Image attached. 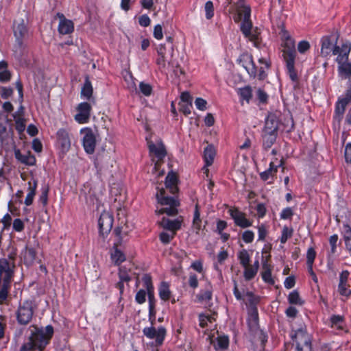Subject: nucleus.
Here are the masks:
<instances>
[{"mask_svg":"<svg viewBox=\"0 0 351 351\" xmlns=\"http://www.w3.org/2000/svg\"><path fill=\"white\" fill-rule=\"evenodd\" d=\"M36 255L37 252L34 247L26 245L23 254L25 265H30L33 264L36 258Z\"/></svg>","mask_w":351,"mask_h":351,"instance_id":"29","label":"nucleus"},{"mask_svg":"<svg viewBox=\"0 0 351 351\" xmlns=\"http://www.w3.org/2000/svg\"><path fill=\"white\" fill-rule=\"evenodd\" d=\"M278 134L264 133L263 134V148L267 151L275 143Z\"/></svg>","mask_w":351,"mask_h":351,"instance_id":"33","label":"nucleus"},{"mask_svg":"<svg viewBox=\"0 0 351 351\" xmlns=\"http://www.w3.org/2000/svg\"><path fill=\"white\" fill-rule=\"evenodd\" d=\"M15 119V128L19 134L23 133L25 130V119L22 117H16L14 115Z\"/></svg>","mask_w":351,"mask_h":351,"instance_id":"52","label":"nucleus"},{"mask_svg":"<svg viewBox=\"0 0 351 351\" xmlns=\"http://www.w3.org/2000/svg\"><path fill=\"white\" fill-rule=\"evenodd\" d=\"M293 233V230L292 228L285 226L282 230L281 237L280 238V243L285 244L287 240L292 237Z\"/></svg>","mask_w":351,"mask_h":351,"instance_id":"46","label":"nucleus"},{"mask_svg":"<svg viewBox=\"0 0 351 351\" xmlns=\"http://www.w3.org/2000/svg\"><path fill=\"white\" fill-rule=\"evenodd\" d=\"M288 302L290 304L302 305L304 302L300 298L299 292L297 290H293L289 293L288 295Z\"/></svg>","mask_w":351,"mask_h":351,"instance_id":"44","label":"nucleus"},{"mask_svg":"<svg viewBox=\"0 0 351 351\" xmlns=\"http://www.w3.org/2000/svg\"><path fill=\"white\" fill-rule=\"evenodd\" d=\"M294 213L291 207H287L282 210L280 213V219H291L293 216Z\"/></svg>","mask_w":351,"mask_h":351,"instance_id":"63","label":"nucleus"},{"mask_svg":"<svg viewBox=\"0 0 351 351\" xmlns=\"http://www.w3.org/2000/svg\"><path fill=\"white\" fill-rule=\"evenodd\" d=\"M36 308L35 302L32 300H25L19 302L16 311V318L18 324L21 326H27L33 318Z\"/></svg>","mask_w":351,"mask_h":351,"instance_id":"4","label":"nucleus"},{"mask_svg":"<svg viewBox=\"0 0 351 351\" xmlns=\"http://www.w3.org/2000/svg\"><path fill=\"white\" fill-rule=\"evenodd\" d=\"M178 105L179 110L185 116H188L191 113V109L193 108L192 103L179 102Z\"/></svg>","mask_w":351,"mask_h":351,"instance_id":"57","label":"nucleus"},{"mask_svg":"<svg viewBox=\"0 0 351 351\" xmlns=\"http://www.w3.org/2000/svg\"><path fill=\"white\" fill-rule=\"evenodd\" d=\"M253 334L257 336L258 340L261 341V346L262 348L265 349V347L268 340V335L267 332H265L263 330L258 328V330H257L256 332Z\"/></svg>","mask_w":351,"mask_h":351,"instance_id":"50","label":"nucleus"},{"mask_svg":"<svg viewBox=\"0 0 351 351\" xmlns=\"http://www.w3.org/2000/svg\"><path fill=\"white\" fill-rule=\"evenodd\" d=\"M29 335L26 341L21 345L19 351H44L50 343L54 334L52 325H47L45 328L33 325Z\"/></svg>","mask_w":351,"mask_h":351,"instance_id":"1","label":"nucleus"},{"mask_svg":"<svg viewBox=\"0 0 351 351\" xmlns=\"http://www.w3.org/2000/svg\"><path fill=\"white\" fill-rule=\"evenodd\" d=\"M113 221L114 219L112 215L108 213H104L101 214L98 220V226L99 234L104 238L110 232L112 228Z\"/></svg>","mask_w":351,"mask_h":351,"instance_id":"11","label":"nucleus"},{"mask_svg":"<svg viewBox=\"0 0 351 351\" xmlns=\"http://www.w3.org/2000/svg\"><path fill=\"white\" fill-rule=\"evenodd\" d=\"M182 222L178 219L171 220L163 217L161 221V226L164 229L170 230L176 234V232L181 228Z\"/></svg>","mask_w":351,"mask_h":351,"instance_id":"26","label":"nucleus"},{"mask_svg":"<svg viewBox=\"0 0 351 351\" xmlns=\"http://www.w3.org/2000/svg\"><path fill=\"white\" fill-rule=\"evenodd\" d=\"M241 8L242 12L239 14L242 15L243 19L241 23L240 29L244 36H247L251 34V31L253 29L251 21V8L249 5H242Z\"/></svg>","mask_w":351,"mask_h":351,"instance_id":"8","label":"nucleus"},{"mask_svg":"<svg viewBox=\"0 0 351 351\" xmlns=\"http://www.w3.org/2000/svg\"><path fill=\"white\" fill-rule=\"evenodd\" d=\"M237 93L239 97L240 100L245 101L247 104L250 103L252 98V88L250 86H245L244 87L239 88Z\"/></svg>","mask_w":351,"mask_h":351,"instance_id":"31","label":"nucleus"},{"mask_svg":"<svg viewBox=\"0 0 351 351\" xmlns=\"http://www.w3.org/2000/svg\"><path fill=\"white\" fill-rule=\"evenodd\" d=\"M256 97L261 104H266L267 102L268 95L261 88H259L256 91Z\"/></svg>","mask_w":351,"mask_h":351,"instance_id":"62","label":"nucleus"},{"mask_svg":"<svg viewBox=\"0 0 351 351\" xmlns=\"http://www.w3.org/2000/svg\"><path fill=\"white\" fill-rule=\"evenodd\" d=\"M111 259L114 265L119 266L125 261L126 257L122 251L118 248H115L114 252L111 254Z\"/></svg>","mask_w":351,"mask_h":351,"instance_id":"39","label":"nucleus"},{"mask_svg":"<svg viewBox=\"0 0 351 351\" xmlns=\"http://www.w3.org/2000/svg\"><path fill=\"white\" fill-rule=\"evenodd\" d=\"M58 144L63 152H67L71 147V139L69 132L64 128L59 129L56 132Z\"/></svg>","mask_w":351,"mask_h":351,"instance_id":"18","label":"nucleus"},{"mask_svg":"<svg viewBox=\"0 0 351 351\" xmlns=\"http://www.w3.org/2000/svg\"><path fill=\"white\" fill-rule=\"evenodd\" d=\"M158 295L160 298L163 301H168L171 295L169 289V285L165 281H162L158 287Z\"/></svg>","mask_w":351,"mask_h":351,"instance_id":"34","label":"nucleus"},{"mask_svg":"<svg viewBox=\"0 0 351 351\" xmlns=\"http://www.w3.org/2000/svg\"><path fill=\"white\" fill-rule=\"evenodd\" d=\"M157 1L158 0H140V4L143 9L154 10L156 8L154 3Z\"/></svg>","mask_w":351,"mask_h":351,"instance_id":"60","label":"nucleus"},{"mask_svg":"<svg viewBox=\"0 0 351 351\" xmlns=\"http://www.w3.org/2000/svg\"><path fill=\"white\" fill-rule=\"evenodd\" d=\"M130 269H128L125 266H121L119 268L118 276L119 278L125 282L131 281L132 278L130 275Z\"/></svg>","mask_w":351,"mask_h":351,"instance_id":"43","label":"nucleus"},{"mask_svg":"<svg viewBox=\"0 0 351 351\" xmlns=\"http://www.w3.org/2000/svg\"><path fill=\"white\" fill-rule=\"evenodd\" d=\"M343 234L345 244L351 242V227L348 223L343 226Z\"/></svg>","mask_w":351,"mask_h":351,"instance_id":"61","label":"nucleus"},{"mask_svg":"<svg viewBox=\"0 0 351 351\" xmlns=\"http://www.w3.org/2000/svg\"><path fill=\"white\" fill-rule=\"evenodd\" d=\"M247 298V302L246 304H248V311H252L254 309L258 310L257 304L260 302L258 296L256 295L252 291H247L244 295Z\"/></svg>","mask_w":351,"mask_h":351,"instance_id":"35","label":"nucleus"},{"mask_svg":"<svg viewBox=\"0 0 351 351\" xmlns=\"http://www.w3.org/2000/svg\"><path fill=\"white\" fill-rule=\"evenodd\" d=\"M93 88L89 77L87 75L85 77L84 83L82 87L80 92V97L83 99H86L95 102V99L93 98Z\"/></svg>","mask_w":351,"mask_h":351,"instance_id":"23","label":"nucleus"},{"mask_svg":"<svg viewBox=\"0 0 351 351\" xmlns=\"http://www.w3.org/2000/svg\"><path fill=\"white\" fill-rule=\"evenodd\" d=\"M291 338L295 345V351H312V337L305 326L293 331Z\"/></svg>","mask_w":351,"mask_h":351,"instance_id":"3","label":"nucleus"},{"mask_svg":"<svg viewBox=\"0 0 351 351\" xmlns=\"http://www.w3.org/2000/svg\"><path fill=\"white\" fill-rule=\"evenodd\" d=\"M282 46L283 47L282 56L284 60H287L289 58L295 59V42L289 36L286 37L285 41L282 43Z\"/></svg>","mask_w":351,"mask_h":351,"instance_id":"16","label":"nucleus"},{"mask_svg":"<svg viewBox=\"0 0 351 351\" xmlns=\"http://www.w3.org/2000/svg\"><path fill=\"white\" fill-rule=\"evenodd\" d=\"M204 10L206 19H211L214 16V5L213 1H206L204 5Z\"/></svg>","mask_w":351,"mask_h":351,"instance_id":"54","label":"nucleus"},{"mask_svg":"<svg viewBox=\"0 0 351 351\" xmlns=\"http://www.w3.org/2000/svg\"><path fill=\"white\" fill-rule=\"evenodd\" d=\"M143 335L149 339H155L156 345L158 346H162L166 335V328L160 326L158 328L154 326L145 327L143 330Z\"/></svg>","mask_w":351,"mask_h":351,"instance_id":"7","label":"nucleus"},{"mask_svg":"<svg viewBox=\"0 0 351 351\" xmlns=\"http://www.w3.org/2000/svg\"><path fill=\"white\" fill-rule=\"evenodd\" d=\"M339 37V34L336 32L335 34H331L330 35L324 36L321 38V55L323 57H328L331 54H333L335 45H337V40Z\"/></svg>","mask_w":351,"mask_h":351,"instance_id":"6","label":"nucleus"},{"mask_svg":"<svg viewBox=\"0 0 351 351\" xmlns=\"http://www.w3.org/2000/svg\"><path fill=\"white\" fill-rule=\"evenodd\" d=\"M76 110L77 113L75 115V120L80 124L87 123L92 110L90 104L85 101L81 102L77 105Z\"/></svg>","mask_w":351,"mask_h":351,"instance_id":"10","label":"nucleus"},{"mask_svg":"<svg viewBox=\"0 0 351 351\" xmlns=\"http://www.w3.org/2000/svg\"><path fill=\"white\" fill-rule=\"evenodd\" d=\"M243 267L245 268L243 276L245 280L249 281L253 279L257 274L256 269L250 265Z\"/></svg>","mask_w":351,"mask_h":351,"instance_id":"49","label":"nucleus"},{"mask_svg":"<svg viewBox=\"0 0 351 351\" xmlns=\"http://www.w3.org/2000/svg\"><path fill=\"white\" fill-rule=\"evenodd\" d=\"M14 263H11L7 258H0V304L8 300L14 276Z\"/></svg>","mask_w":351,"mask_h":351,"instance_id":"2","label":"nucleus"},{"mask_svg":"<svg viewBox=\"0 0 351 351\" xmlns=\"http://www.w3.org/2000/svg\"><path fill=\"white\" fill-rule=\"evenodd\" d=\"M230 343L229 337L227 335L219 336L217 338V346L223 350H226L228 348Z\"/></svg>","mask_w":351,"mask_h":351,"instance_id":"51","label":"nucleus"},{"mask_svg":"<svg viewBox=\"0 0 351 351\" xmlns=\"http://www.w3.org/2000/svg\"><path fill=\"white\" fill-rule=\"evenodd\" d=\"M229 214L234 220L236 226L242 228H246L252 226V221L247 219L245 214L239 210L237 208L230 209Z\"/></svg>","mask_w":351,"mask_h":351,"instance_id":"12","label":"nucleus"},{"mask_svg":"<svg viewBox=\"0 0 351 351\" xmlns=\"http://www.w3.org/2000/svg\"><path fill=\"white\" fill-rule=\"evenodd\" d=\"M350 272L348 270H343L339 274V280L338 284L339 293L346 298L351 295V288L348 283Z\"/></svg>","mask_w":351,"mask_h":351,"instance_id":"13","label":"nucleus"},{"mask_svg":"<svg viewBox=\"0 0 351 351\" xmlns=\"http://www.w3.org/2000/svg\"><path fill=\"white\" fill-rule=\"evenodd\" d=\"M254 233L252 230H245L242 234V240L245 243H250L254 241Z\"/></svg>","mask_w":351,"mask_h":351,"instance_id":"64","label":"nucleus"},{"mask_svg":"<svg viewBox=\"0 0 351 351\" xmlns=\"http://www.w3.org/2000/svg\"><path fill=\"white\" fill-rule=\"evenodd\" d=\"M148 148L150 154L154 156L157 158L158 162L163 160L167 156V150L162 142L157 144L150 142L148 144Z\"/></svg>","mask_w":351,"mask_h":351,"instance_id":"17","label":"nucleus"},{"mask_svg":"<svg viewBox=\"0 0 351 351\" xmlns=\"http://www.w3.org/2000/svg\"><path fill=\"white\" fill-rule=\"evenodd\" d=\"M139 89L141 93L146 97L150 96L153 90L152 86L149 84L145 83L144 82H140Z\"/></svg>","mask_w":351,"mask_h":351,"instance_id":"53","label":"nucleus"},{"mask_svg":"<svg viewBox=\"0 0 351 351\" xmlns=\"http://www.w3.org/2000/svg\"><path fill=\"white\" fill-rule=\"evenodd\" d=\"M178 178L176 173L173 171H171L168 173L166 178H165V186L167 189H169V192L172 195H176L178 193L179 189L178 186Z\"/></svg>","mask_w":351,"mask_h":351,"instance_id":"20","label":"nucleus"},{"mask_svg":"<svg viewBox=\"0 0 351 351\" xmlns=\"http://www.w3.org/2000/svg\"><path fill=\"white\" fill-rule=\"evenodd\" d=\"M244 37L248 38L250 41L252 42L254 47L256 48L261 49L262 47L263 43L262 38H261V32L257 27L252 29L251 34L250 36Z\"/></svg>","mask_w":351,"mask_h":351,"instance_id":"32","label":"nucleus"},{"mask_svg":"<svg viewBox=\"0 0 351 351\" xmlns=\"http://www.w3.org/2000/svg\"><path fill=\"white\" fill-rule=\"evenodd\" d=\"M330 326L335 327L338 330H343V324L344 323V317L340 315H332L330 318Z\"/></svg>","mask_w":351,"mask_h":351,"instance_id":"42","label":"nucleus"},{"mask_svg":"<svg viewBox=\"0 0 351 351\" xmlns=\"http://www.w3.org/2000/svg\"><path fill=\"white\" fill-rule=\"evenodd\" d=\"M84 132L82 138V145L86 153L92 154L94 153L96 147V137L92 129L86 128L81 130Z\"/></svg>","mask_w":351,"mask_h":351,"instance_id":"9","label":"nucleus"},{"mask_svg":"<svg viewBox=\"0 0 351 351\" xmlns=\"http://www.w3.org/2000/svg\"><path fill=\"white\" fill-rule=\"evenodd\" d=\"M216 155V150L215 147L210 144L208 145L204 151V159L205 162V165L208 167L212 165L213 163L215 157Z\"/></svg>","mask_w":351,"mask_h":351,"instance_id":"27","label":"nucleus"},{"mask_svg":"<svg viewBox=\"0 0 351 351\" xmlns=\"http://www.w3.org/2000/svg\"><path fill=\"white\" fill-rule=\"evenodd\" d=\"M338 73L341 79L348 80L349 86H351V63L339 64Z\"/></svg>","mask_w":351,"mask_h":351,"instance_id":"28","label":"nucleus"},{"mask_svg":"<svg viewBox=\"0 0 351 351\" xmlns=\"http://www.w3.org/2000/svg\"><path fill=\"white\" fill-rule=\"evenodd\" d=\"M348 103L346 100H343L341 97H339L335 104V110L333 118L338 122L341 121L343 118Z\"/></svg>","mask_w":351,"mask_h":351,"instance_id":"24","label":"nucleus"},{"mask_svg":"<svg viewBox=\"0 0 351 351\" xmlns=\"http://www.w3.org/2000/svg\"><path fill=\"white\" fill-rule=\"evenodd\" d=\"M213 298V289L210 284L208 285V287L206 289H202L197 295V298L199 302H208L212 300Z\"/></svg>","mask_w":351,"mask_h":351,"instance_id":"37","label":"nucleus"},{"mask_svg":"<svg viewBox=\"0 0 351 351\" xmlns=\"http://www.w3.org/2000/svg\"><path fill=\"white\" fill-rule=\"evenodd\" d=\"M56 17L60 20L58 31L60 34H70L74 32V23L71 20L67 19L61 12H58Z\"/></svg>","mask_w":351,"mask_h":351,"instance_id":"14","label":"nucleus"},{"mask_svg":"<svg viewBox=\"0 0 351 351\" xmlns=\"http://www.w3.org/2000/svg\"><path fill=\"white\" fill-rule=\"evenodd\" d=\"M193 228L197 234L199 233L202 229V219L200 218V211L199 204L197 203L195 206L193 219Z\"/></svg>","mask_w":351,"mask_h":351,"instance_id":"36","label":"nucleus"},{"mask_svg":"<svg viewBox=\"0 0 351 351\" xmlns=\"http://www.w3.org/2000/svg\"><path fill=\"white\" fill-rule=\"evenodd\" d=\"M240 63L251 77H255L256 76L257 69L252 56H243L240 59Z\"/></svg>","mask_w":351,"mask_h":351,"instance_id":"21","label":"nucleus"},{"mask_svg":"<svg viewBox=\"0 0 351 351\" xmlns=\"http://www.w3.org/2000/svg\"><path fill=\"white\" fill-rule=\"evenodd\" d=\"M156 189L157 193L156 194V197L158 204L169 206H180V202L176 198L165 195L166 191L164 188L162 187L160 189L159 187H156Z\"/></svg>","mask_w":351,"mask_h":351,"instance_id":"15","label":"nucleus"},{"mask_svg":"<svg viewBox=\"0 0 351 351\" xmlns=\"http://www.w3.org/2000/svg\"><path fill=\"white\" fill-rule=\"evenodd\" d=\"M175 234L172 233L171 234H169V233L166 232H162L159 234V239L161 243H162L165 245L169 244L171 241L174 238Z\"/></svg>","mask_w":351,"mask_h":351,"instance_id":"58","label":"nucleus"},{"mask_svg":"<svg viewBox=\"0 0 351 351\" xmlns=\"http://www.w3.org/2000/svg\"><path fill=\"white\" fill-rule=\"evenodd\" d=\"M15 157L22 163L27 165H33L35 163L36 158L33 156H25L21 154L19 150L15 152Z\"/></svg>","mask_w":351,"mask_h":351,"instance_id":"41","label":"nucleus"},{"mask_svg":"<svg viewBox=\"0 0 351 351\" xmlns=\"http://www.w3.org/2000/svg\"><path fill=\"white\" fill-rule=\"evenodd\" d=\"M278 121L277 120L276 117L274 114L268 115L265 119L263 132L278 134Z\"/></svg>","mask_w":351,"mask_h":351,"instance_id":"25","label":"nucleus"},{"mask_svg":"<svg viewBox=\"0 0 351 351\" xmlns=\"http://www.w3.org/2000/svg\"><path fill=\"white\" fill-rule=\"evenodd\" d=\"M339 51L343 52L346 55L350 53L351 51V43L349 41H346L341 45V47L335 45L333 51V55H337Z\"/></svg>","mask_w":351,"mask_h":351,"instance_id":"47","label":"nucleus"},{"mask_svg":"<svg viewBox=\"0 0 351 351\" xmlns=\"http://www.w3.org/2000/svg\"><path fill=\"white\" fill-rule=\"evenodd\" d=\"M271 258V255L269 254L263 261V271L261 272V277L263 280L270 285H274L275 280L271 275V265L268 263Z\"/></svg>","mask_w":351,"mask_h":351,"instance_id":"19","label":"nucleus"},{"mask_svg":"<svg viewBox=\"0 0 351 351\" xmlns=\"http://www.w3.org/2000/svg\"><path fill=\"white\" fill-rule=\"evenodd\" d=\"M179 206H170L168 208H162L157 211L158 215L166 214L168 216H175L178 214V211L177 207Z\"/></svg>","mask_w":351,"mask_h":351,"instance_id":"48","label":"nucleus"},{"mask_svg":"<svg viewBox=\"0 0 351 351\" xmlns=\"http://www.w3.org/2000/svg\"><path fill=\"white\" fill-rule=\"evenodd\" d=\"M238 258L239 260L240 264L243 267H245L250 265V257L248 252L246 250L243 249L239 252Z\"/></svg>","mask_w":351,"mask_h":351,"instance_id":"45","label":"nucleus"},{"mask_svg":"<svg viewBox=\"0 0 351 351\" xmlns=\"http://www.w3.org/2000/svg\"><path fill=\"white\" fill-rule=\"evenodd\" d=\"M143 287L148 293L154 292V287L153 285L152 278L150 274H145L143 276L142 278Z\"/></svg>","mask_w":351,"mask_h":351,"instance_id":"40","label":"nucleus"},{"mask_svg":"<svg viewBox=\"0 0 351 351\" xmlns=\"http://www.w3.org/2000/svg\"><path fill=\"white\" fill-rule=\"evenodd\" d=\"M247 324L251 333H255L259 328V318L258 310L248 311Z\"/></svg>","mask_w":351,"mask_h":351,"instance_id":"22","label":"nucleus"},{"mask_svg":"<svg viewBox=\"0 0 351 351\" xmlns=\"http://www.w3.org/2000/svg\"><path fill=\"white\" fill-rule=\"evenodd\" d=\"M37 180H34L33 184L30 182H28L29 184V192L26 195L25 199V204L26 206H30L33 203L34 197L36 195V188H37Z\"/></svg>","mask_w":351,"mask_h":351,"instance_id":"38","label":"nucleus"},{"mask_svg":"<svg viewBox=\"0 0 351 351\" xmlns=\"http://www.w3.org/2000/svg\"><path fill=\"white\" fill-rule=\"evenodd\" d=\"M146 295H147V291L144 289H139L135 295V301L138 304H142L146 301Z\"/></svg>","mask_w":351,"mask_h":351,"instance_id":"55","label":"nucleus"},{"mask_svg":"<svg viewBox=\"0 0 351 351\" xmlns=\"http://www.w3.org/2000/svg\"><path fill=\"white\" fill-rule=\"evenodd\" d=\"M295 59H292L289 58V59L284 60L286 63L287 73L291 80L293 82H297L298 81V77L297 71L295 69Z\"/></svg>","mask_w":351,"mask_h":351,"instance_id":"30","label":"nucleus"},{"mask_svg":"<svg viewBox=\"0 0 351 351\" xmlns=\"http://www.w3.org/2000/svg\"><path fill=\"white\" fill-rule=\"evenodd\" d=\"M316 257V252L313 247H309L306 253V265H313Z\"/></svg>","mask_w":351,"mask_h":351,"instance_id":"59","label":"nucleus"},{"mask_svg":"<svg viewBox=\"0 0 351 351\" xmlns=\"http://www.w3.org/2000/svg\"><path fill=\"white\" fill-rule=\"evenodd\" d=\"M49 191V188L48 186H45L42 187L41 189V194L39 197V201L42 203L44 206H46L48 204V194Z\"/></svg>","mask_w":351,"mask_h":351,"instance_id":"56","label":"nucleus"},{"mask_svg":"<svg viewBox=\"0 0 351 351\" xmlns=\"http://www.w3.org/2000/svg\"><path fill=\"white\" fill-rule=\"evenodd\" d=\"M27 27L22 20L17 25L14 27V35L16 38V44L14 45V54L18 59L21 60L23 56L25 46L23 44V38L27 34Z\"/></svg>","mask_w":351,"mask_h":351,"instance_id":"5","label":"nucleus"}]
</instances>
